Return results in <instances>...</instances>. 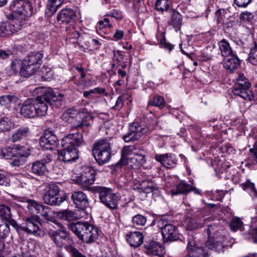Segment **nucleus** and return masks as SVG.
<instances>
[{"label": "nucleus", "mask_w": 257, "mask_h": 257, "mask_svg": "<svg viewBox=\"0 0 257 257\" xmlns=\"http://www.w3.org/2000/svg\"><path fill=\"white\" fill-rule=\"evenodd\" d=\"M13 20L11 22L0 23V37H6L21 30L33 12V7L28 0H14L11 4Z\"/></svg>", "instance_id": "1"}, {"label": "nucleus", "mask_w": 257, "mask_h": 257, "mask_svg": "<svg viewBox=\"0 0 257 257\" xmlns=\"http://www.w3.org/2000/svg\"><path fill=\"white\" fill-rule=\"evenodd\" d=\"M35 98H28L22 104L20 113L26 118H34L36 116L45 115L48 106L42 99L41 94Z\"/></svg>", "instance_id": "2"}, {"label": "nucleus", "mask_w": 257, "mask_h": 257, "mask_svg": "<svg viewBox=\"0 0 257 257\" xmlns=\"http://www.w3.org/2000/svg\"><path fill=\"white\" fill-rule=\"evenodd\" d=\"M69 228L80 240L87 243L94 241L98 236L97 228L86 222L70 223Z\"/></svg>", "instance_id": "3"}, {"label": "nucleus", "mask_w": 257, "mask_h": 257, "mask_svg": "<svg viewBox=\"0 0 257 257\" xmlns=\"http://www.w3.org/2000/svg\"><path fill=\"white\" fill-rule=\"evenodd\" d=\"M43 54L39 52H33L22 61L20 74L25 77L34 75L40 68L42 62Z\"/></svg>", "instance_id": "4"}, {"label": "nucleus", "mask_w": 257, "mask_h": 257, "mask_svg": "<svg viewBox=\"0 0 257 257\" xmlns=\"http://www.w3.org/2000/svg\"><path fill=\"white\" fill-rule=\"evenodd\" d=\"M206 231L208 239L206 241V246L217 252L222 251L224 247L223 245L224 240L223 231L215 225H208Z\"/></svg>", "instance_id": "5"}, {"label": "nucleus", "mask_w": 257, "mask_h": 257, "mask_svg": "<svg viewBox=\"0 0 257 257\" xmlns=\"http://www.w3.org/2000/svg\"><path fill=\"white\" fill-rule=\"evenodd\" d=\"M92 154L99 165L107 163L111 157L110 143L103 139L97 141L93 145Z\"/></svg>", "instance_id": "6"}, {"label": "nucleus", "mask_w": 257, "mask_h": 257, "mask_svg": "<svg viewBox=\"0 0 257 257\" xmlns=\"http://www.w3.org/2000/svg\"><path fill=\"white\" fill-rule=\"evenodd\" d=\"M95 194L98 195L100 202L108 208L114 210L118 206V196L111 189L105 187L96 186L93 188Z\"/></svg>", "instance_id": "7"}, {"label": "nucleus", "mask_w": 257, "mask_h": 257, "mask_svg": "<svg viewBox=\"0 0 257 257\" xmlns=\"http://www.w3.org/2000/svg\"><path fill=\"white\" fill-rule=\"evenodd\" d=\"M251 84L243 74H238L232 87V92L235 95L248 100L253 99V94L249 88Z\"/></svg>", "instance_id": "8"}, {"label": "nucleus", "mask_w": 257, "mask_h": 257, "mask_svg": "<svg viewBox=\"0 0 257 257\" xmlns=\"http://www.w3.org/2000/svg\"><path fill=\"white\" fill-rule=\"evenodd\" d=\"M34 94H41L42 99L45 103L56 107L62 105V98L64 95L59 93L58 95L54 93L53 90L49 87H39L34 90Z\"/></svg>", "instance_id": "9"}, {"label": "nucleus", "mask_w": 257, "mask_h": 257, "mask_svg": "<svg viewBox=\"0 0 257 257\" xmlns=\"http://www.w3.org/2000/svg\"><path fill=\"white\" fill-rule=\"evenodd\" d=\"M59 192V188L57 185H49L43 197L44 202L51 206H59L65 200V198L60 195Z\"/></svg>", "instance_id": "10"}, {"label": "nucleus", "mask_w": 257, "mask_h": 257, "mask_svg": "<svg viewBox=\"0 0 257 257\" xmlns=\"http://www.w3.org/2000/svg\"><path fill=\"white\" fill-rule=\"evenodd\" d=\"M148 130L145 125L140 124L139 122H133L130 125L128 131L123 136V139L126 143L138 140L148 132Z\"/></svg>", "instance_id": "11"}, {"label": "nucleus", "mask_w": 257, "mask_h": 257, "mask_svg": "<svg viewBox=\"0 0 257 257\" xmlns=\"http://www.w3.org/2000/svg\"><path fill=\"white\" fill-rule=\"evenodd\" d=\"M23 220L24 222L22 224V231L36 236L40 235L41 230L38 226L39 222L36 216L24 215Z\"/></svg>", "instance_id": "12"}, {"label": "nucleus", "mask_w": 257, "mask_h": 257, "mask_svg": "<svg viewBox=\"0 0 257 257\" xmlns=\"http://www.w3.org/2000/svg\"><path fill=\"white\" fill-rule=\"evenodd\" d=\"M72 118H75L76 124H74V127L76 128H80L84 125H87L88 123L86 122L87 120L91 119V115L86 111H80L76 112L75 109L70 108L65 112Z\"/></svg>", "instance_id": "13"}, {"label": "nucleus", "mask_w": 257, "mask_h": 257, "mask_svg": "<svg viewBox=\"0 0 257 257\" xmlns=\"http://www.w3.org/2000/svg\"><path fill=\"white\" fill-rule=\"evenodd\" d=\"M58 140L52 131H47L40 140V145L44 150H54L57 146Z\"/></svg>", "instance_id": "14"}, {"label": "nucleus", "mask_w": 257, "mask_h": 257, "mask_svg": "<svg viewBox=\"0 0 257 257\" xmlns=\"http://www.w3.org/2000/svg\"><path fill=\"white\" fill-rule=\"evenodd\" d=\"M84 144L82 134L77 132L69 134L62 139L61 145L64 148L79 147Z\"/></svg>", "instance_id": "15"}, {"label": "nucleus", "mask_w": 257, "mask_h": 257, "mask_svg": "<svg viewBox=\"0 0 257 257\" xmlns=\"http://www.w3.org/2000/svg\"><path fill=\"white\" fill-rule=\"evenodd\" d=\"M187 249L189 257H207L206 250L202 247L196 246L193 236H189L187 239Z\"/></svg>", "instance_id": "16"}, {"label": "nucleus", "mask_w": 257, "mask_h": 257, "mask_svg": "<svg viewBox=\"0 0 257 257\" xmlns=\"http://www.w3.org/2000/svg\"><path fill=\"white\" fill-rule=\"evenodd\" d=\"M58 159L64 162L74 161L79 158L78 151L75 148L68 147L58 151Z\"/></svg>", "instance_id": "17"}, {"label": "nucleus", "mask_w": 257, "mask_h": 257, "mask_svg": "<svg viewBox=\"0 0 257 257\" xmlns=\"http://www.w3.org/2000/svg\"><path fill=\"white\" fill-rule=\"evenodd\" d=\"M76 19V13L70 8L62 9L59 12L57 17V21L63 24H72Z\"/></svg>", "instance_id": "18"}, {"label": "nucleus", "mask_w": 257, "mask_h": 257, "mask_svg": "<svg viewBox=\"0 0 257 257\" xmlns=\"http://www.w3.org/2000/svg\"><path fill=\"white\" fill-rule=\"evenodd\" d=\"M154 158L156 161L167 168H172L177 164L175 155L171 153L159 154L155 153Z\"/></svg>", "instance_id": "19"}, {"label": "nucleus", "mask_w": 257, "mask_h": 257, "mask_svg": "<svg viewBox=\"0 0 257 257\" xmlns=\"http://www.w3.org/2000/svg\"><path fill=\"white\" fill-rule=\"evenodd\" d=\"M71 199L76 208L84 210L89 205L88 199L86 195L81 191H75L72 193Z\"/></svg>", "instance_id": "20"}, {"label": "nucleus", "mask_w": 257, "mask_h": 257, "mask_svg": "<svg viewBox=\"0 0 257 257\" xmlns=\"http://www.w3.org/2000/svg\"><path fill=\"white\" fill-rule=\"evenodd\" d=\"M50 237L59 246H65L69 239L68 234L63 230H51L48 232Z\"/></svg>", "instance_id": "21"}, {"label": "nucleus", "mask_w": 257, "mask_h": 257, "mask_svg": "<svg viewBox=\"0 0 257 257\" xmlns=\"http://www.w3.org/2000/svg\"><path fill=\"white\" fill-rule=\"evenodd\" d=\"M43 204L32 199H27L26 201L22 202V204H19V213L22 214L21 210H25L27 209L31 214H38L40 209Z\"/></svg>", "instance_id": "22"}, {"label": "nucleus", "mask_w": 257, "mask_h": 257, "mask_svg": "<svg viewBox=\"0 0 257 257\" xmlns=\"http://www.w3.org/2000/svg\"><path fill=\"white\" fill-rule=\"evenodd\" d=\"M17 154L13 157L12 162L10 163L11 165L14 167H19L23 165L26 161V158L29 155V150L28 148L24 147L20 148V150L18 151Z\"/></svg>", "instance_id": "23"}, {"label": "nucleus", "mask_w": 257, "mask_h": 257, "mask_svg": "<svg viewBox=\"0 0 257 257\" xmlns=\"http://www.w3.org/2000/svg\"><path fill=\"white\" fill-rule=\"evenodd\" d=\"M146 253L149 255L163 257L165 254L164 247L155 241H151L145 244Z\"/></svg>", "instance_id": "24"}, {"label": "nucleus", "mask_w": 257, "mask_h": 257, "mask_svg": "<svg viewBox=\"0 0 257 257\" xmlns=\"http://www.w3.org/2000/svg\"><path fill=\"white\" fill-rule=\"evenodd\" d=\"M162 234L166 241L177 240L179 238L177 228L172 224H169L165 227Z\"/></svg>", "instance_id": "25"}, {"label": "nucleus", "mask_w": 257, "mask_h": 257, "mask_svg": "<svg viewBox=\"0 0 257 257\" xmlns=\"http://www.w3.org/2000/svg\"><path fill=\"white\" fill-rule=\"evenodd\" d=\"M143 234L139 231L131 232L126 235V239L131 246L134 247L139 246L143 242Z\"/></svg>", "instance_id": "26"}, {"label": "nucleus", "mask_w": 257, "mask_h": 257, "mask_svg": "<svg viewBox=\"0 0 257 257\" xmlns=\"http://www.w3.org/2000/svg\"><path fill=\"white\" fill-rule=\"evenodd\" d=\"M229 57L230 58H227L224 62V67L227 70L232 72L240 65L241 60L235 52Z\"/></svg>", "instance_id": "27"}, {"label": "nucleus", "mask_w": 257, "mask_h": 257, "mask_svg": "<svg viewBox=\"0 0 257 257\" xmlns=\"http://www.w3.org/2000/svg\"><path fill=\"white\" fill-rule=\"evenodd\" d=\"M218 47L220 55L224 58L229 57L234 52L229 42L225 39H222L218 43Z\"/></svg>", "instance_id": "28"}, {"label": "nucleus", "mask_w": 257, "mask_h": 257, "mask_svg": "<svg viewBox=\"0 0 257 257\" xmlns=\"http://www.w3.org/2000/svg\"><path fill=\"white\" fill-rule=\"evenodd\" d=\"M191 189L192 186L184 181H182L177 186L171 188V192L173 195L179 194L187 195L191 191Z\"/></svg>", "instance_id": "29"}, {"label": "nucleus", "mask_w": 257, "mask_h": 257, "mask_svg": "<svg viewBox=\"0 0 257 257\" xmlns=\"http://www.w3.org/2000/svg\"><path fill=\"white\" fill-rule=\"evenodd\" d=\"M170 13V25H172L176 32L180 30L182 25V18L181 15L176 11L171 10Z\"/></svg>", "instance_id": "30"}, {"label": "nucleus", "mask_w": 257, "mask_h": 257, "mask_svg": "<svg viewBox=\"0 0 257 257\" xmlns=\"http://www.w3.org/2000/svg\"><path fill=\"white\" fill-rule=\"evenodd\" d=\"M57 216L61 219L71 222L76 220L77 215L76 213L72 210L64 209L57 212Z\"/></svg>", "instance_id": "31"}, {"label": "nucleus", "mask_w": 257, "mask_h": 257, "mask_svg": "<svg viewBox=\"0 0 257 257\" xmlns=\"http://www.w3.org/2000/svg\"><path fill=\"white\" fill-rule=\"evenodd\" d=\"M42 219L47 221L53 222L55 219L53 216V212L51 209L47 206L42 205L38 213Z\"/></svg>", "instance_id": "32"}, {"label": "nucleus", "mask_w": 257, "mask_h": 257, "mask_svg": "<svg viewBox=\"0 0 257 257\" xmlns=\"http://www.w3.org/2000/svg\"><path fill=\"white\" fill-rule=\"evenodd\" d=\"M29 132V128L28 127H22L18 129L11 136L12 142L15 143L20 141L27 137Z\"/></svg>", "instance_id": "33"}, {"label": "nucleus", "mask_w": 257, "mask_h": 257, "mask_svg": "<svg viewBox=\"0 0 257 257\" xmlns=\"http://www.w3.org/2000/svg\"><path fill=\"white\" fill-rule=\"evenodd\" d=\"M22 146H15L14 147H7L1 150L0 152V156L2 158L6 159H11L16 154H17L18 151Z\"/></svg>", "instance_id": "34"}, {"label": "nucleus", "mask_w": 257, "mask_h": 257, "mask_svg": "<svg viewBox=\"0 0 257 257\" xmlns=\"http://www.w3.org/2000/svg\"><path fill=\"white\" fill-rule=\"evenodd\" d=\"M64 0H48L47 3L46 13L53 15L64 3Z\"/></svg>", "instance_id": "35"}, {"label": "nucleus", "mask_w": 257, "mask_h": 257, "mask_svg": "<svg viewBox=\"0 0 257 257\" xmlns=\"http://www.w3.org/2000/svg\"><path fill=\"white\" fill-rule=\"evenodd\" d=\"M133 147L125 146L121 151V157L119 161L116 164L117 166H122L126 165L128 163V160L127 157L133 151Z\"/></svg>", "instance_id": "36"}, {"label": "nucleus", "mask_w": 257, "mask_h": 257, "mask_svg": "<svg viewBox=\"0 0 257 257\" xmlns=\"http://www.w3.org/2000/svg\"><path fill=\"white\" fill-rule=\"evenodd\" d=\"M166 104L164 98L160 95H154L150 98L148 102V106L152 105L158 107L160 109L163 108Z\"/></svg>", "instance_id": "37"}, {"label": "nucleus", "mask_w": 257, "mask_h": 257, "mask_svg": "<svg viewBox=\"0 0 257 257\" xmlns=\"http://www.w3.org/2000/svg\"><path fill=\"white\" fill-rule=\"evenodd\" d=\"M31 170L33 173L38 175H42L47 171V168L42 162L38 161L33 163Z\"/></svg>", "instance_id": "38"}, {"label": "nucleus", "mask_w": 257, "mask_h": 257, "mask_svg": "<svg viewBox=\"0 0 257 257\" xmlns=\"http://www.w3.org/2000/svg\"><path fill=\"white\" fill-rule=\"evenodd\" d=\"M12 217V212L10 206L5 205H0V218L6 221L11 219Z\"/></svg>", "instance_id": "39"}, {"label": "nucleus", "mask_w": 257, "mask_h": 257, "mask_svg": "<svg viewBox=\"0 0 257 257\" xmlns=\"http://www.w3.org/2000/svg\"><path fill=\"white\" fill-rule=\"evenodd\" d=\"M94 94H103L105 96L108 95L104 88L96 87L89 91H84L83 93L84 97L87 98H91L92 95Z\"/></svg>", "instance_id": "40"}, {"label": "nucleus", "mask_w": 257, "mask_h": 257, "mask_svg": "<svg viewBox=\"0 0 257 257\" xmlns=\"http://www.w3.org/2000/svg\"><path fill=\"white\" fill-rule=\"evenodd\" d=\"M13 126V124L8 117L0 118V132L8 131Z\"/></svg>", "instance_id": "41"}, {"label": "nucleus", "mask_w": 257, "mask_h": 257, "mask_svg": "<svg viewBox=\"0 0 257 257\" xmlns=\"http://www.w3.org/2000/svg\"><path fill=\"white\" fill-rule=\"evenodd\" d=\"M76 182L81 188L86 189H88L90 185L93 184L92 182H90L89 179L86 178V176L83 175L82 173L80 176L77 177Z\"/></svg>", "instance_id": "42"}, {"label": "nucleus", "mask_w": 257, "mask_h": 257, "mask_svg": "<svg viewBox=\"0 0 257 257\" xmlns=\"http://www.w3.org/2000/svg\"><path fill=\"white\" fill-rule=\"evenodd\" d=\"M243 222L239 218L234 217L230 221L229 225L232 231H236L238 230H241L243 228Z\"/></svg>", "instance_id": "43"}, {"label": "nucleus", "mask_w": 257, "mask_h": 257, "mask_svg": "<svg viewBox=\"0 0 257 257\" xmlns=\"http://www.w3.org/2000/svg\"><path fill=\"white\" fill-rule=\"evenodd\" d=\"M18 100L17 97L14 95H5L0 96V104L5 106L16 102Z\"/></svg>", "instance_id": "44"}, {"label": "nucleus", "mask_w": 257, "mask_h": 257, "mask_svg": "<svg viewBox=\"0 0 257 257\" xmlns=\"http://www.w3.org/2000/svg\"><path fill=\"white\" fill-rule=\"evenodd\" d=\"M248 61L253 65H257V46L254 45L252 47L249 53V56L247 58Z\"/></svg>", "instance_id": "45"}, {"label": "nucleus", "mask_w": 257, "mask_h": 257, "mask_svg": "<svg viewBox=\"0 0 257 257\" xmlns=\"http://www.w3.org/2000/svg\"><path fill=\"white\" fill-rule=\"evenodd\" d=\"M132 223L136 226H144L147 222L146 217L141 214H137L132 218Z\"/></svg>", "instance_id": "46"}, {"label": "nucleus", "mask_w": 257, "mask_h": 257, "mask_svg": "<svg viewBox=\"0 0 257 257\" xmlns=\"http://www.w3.org/2000/svg\"><path fill=\"white\" fill-rule=\"evenodd\" d=\"M83 175L86 176V178L89 179L90 182H94L96 175V171L91 167L86 168L82 172Z\"/></svg>", "instance_id": "47"}, {"label": "nucleus", "mask_w": 257, "mask_h": 257, "mask_svg": "<svg viewBox=\"0 0 257 257\" xmlns=\"http://www.w3.org/2000/svg\"><path fill=\"white\" fill-rule=\"evenodd\" d=\"M169 7L168 0H157L156 8L157 10L161 12L168 11Z\"/></svg>", "instance_id": "48"}, {"label": "nucleus", "mask_w": 257, "mask_h": 257, "mask_svg": "<svg viewBox=\"0 0 257 257\" xmlns=\"http://www.w3.org/2000/svg\"><path fill=\"white\" fill-rule=\"evenodd\" d=\"M140 189L141 190V191L144 193L148 194L157 190V187L156 185L150 182L147 183L146 185L144 184Z\"/></svg>", "instance_id": "49"}, {"label": "nucleus", "mask_w": 257, "mask_h": 257, "mask_svg": "<svg viewBox=\"0 0 257 257\" xmlns=\"http://www.w3.org/2000/svg\"><path fill=\"white\" fill-rule=\"evenodd\" d=\"M22 65V61L20 60H15L12 61L11 65V69L12 72L10 74H16L19 72H20Z\"/></svg>", "instance_id": "50"}, {"label": "nucleus", "mask_w": 257, "mask_h": 257, "mask_svg": "<svg viewBox=\"0 0 257 257\" xmlns=\"http://www.w3.org/2000/svg\"><path fill=\"white\" fill-rule=\"evenodd\" d=\"M10 231V227L7 223H0V238L6 237L9 234Z\"/></svg>", "instance_id": "51"}, {"label": "nucleus", "mask_w": 257, "mask_h": 257, "mask_svg": "<svg viewBox=\"0 0 257 257\" xmlns=\"http://www.w3.org/2000/svg\"><path fill=\"white\" fill-rule=\"evenodd\" d=\"M239 17V19L242 22H250L253 19L254 15L251 12L245 11L241 13Z\"/></svg>", "instance_id": "52"}, {"label": "nucleus", "mask_w": 257, "mask_h": 257, "mask_svg": "<svg viewBox=\"0 0 257 257\" xmlns=\"http://www.w3.org/2000/svg\"><path fill=\"white\" fill-rule=\"evenodd\" d=\"M41 73L42 77L45 79H49L52 76V72L51 69L47 66H44L41 69Z\"/></svg>", "instance_id": "53"}, {"label": "nucleus", "mask_w": 257, "mask_h": 257, "mask_svg": "<svg viewBox=\"0 0 257 257\" xmlns=\"http://www.w3.org/2000/svg\"><path fill=\"white\" fill-rule=\"evenodd\" d=\"M200 225L198 224L194 219L189 218L187 220V228L189 230H193L199 228Z\"/></svg>", "instance_id": "54"}, {"label": "nucleus", "mask_w": 257, "mask_h": 257, "mask_svg": "<svg viewBox=\"0 0 257 257\" xmlns=\"http://www.w3.org/2000/svg\"><path fill=\"white\" fill-rule=\"evenodd\" d=\"M241 187L244 190L246 191H254L255 188L253 183L249 180H247L245 183L240 184Z\"/></svg>", "instance_id": "55"}, {"label": "nucleus", "mask_w": 257, "mask_h": 257, "mask_svg": "<svg viewBox=\"0 0 257 257\" xmlns=\"http://www.w3.org/2000/svg\"><path fill=\"white\" fill-rule=\"evenodd\" d=\"M252 0H234V3L239 8H246Z\"/></svg>", "instance_id": "56"}, {"label": "nucleus", "mask_w": 257, "mask_h": 257, "mask_svg": "<svg viewBox=\"0 0 257 257\" xmlns=\"http://www.w3.org/2000/svg\"><path fill=\"white\" fill-rule=\"evenodd\" d=\"M169 224L167 220L164 219H159L157 220V225L161 230L162 233L165 227H167Z\"/></svg>", "instance_id": "57"}, {"label": "nucleus", "mask_w": 257, "mask_h": 257, "mask_svg": "<svg viewBox=\"0 0 257 257\" xmlns=\"http://www.w3.org/2000/svg\"><path fill=\"white\" fill-rule=\"evenodd\" d=\"M133 159L138 162L139 165H143L146 163L145 155L136 154Z\"/></svg>", "instance_id": "58"}, {"label": "nucleus", "mask_w": 257, "mask_h": 257, "mask_svg": "<svg viewBox=\"0 0 257 257\" xmlns=\"http://www.w3.org/2000/svg\"><path fill=\"white\" fill-rule=\"evenodd\" d=\"M62 119L65 122L73 123V125L76 123V121H75V118H72L70 115H69L65 112L63 113ZM73 127H74V125Z\"/></svg>", "instance_id": "59"}, {"label": "nucleus", "mask_w": 257, "mask_h": 257, "mask_svg": "<svg viewBox=\"0 0 257 257\" xmlns=\"http://www.w3.org/2000/svg\"><path fill=\"white\" fill-rule=\"evenodd\" d=\"M124 98L123 96H119L116 100L115 105L113 108L117 110H119L123 105Z\"/></svg>", "instance_id": "60"}, {"label": "nucleus", "mask_w": 257, "mask_h": 257, "mask_svg": "<svg viewBox=\"0 0 257 257\" xmlns=\"http://www.w3.org/2000/svg\"><path fill=\"white\" fill-rule=\"evenodd\" d=\"M108 16H110L113 18H115L117 19H121L122 17L121 14V12L117 10H111Z\"/></svg>", "instance_id": "61"}, {"label": "nucleus", "mask_w": 257, "mask_h": 257, "mask_svg": "<svg viewBox=\"0 0 257 257\" xmlns=\"http://www.w3.org/2000/svg\"><path fill=\"white\" fill-rule=\"evenodd\" d=\"M224 11L225 10L224 9H218L216 11L215 13V16L217 23H220L222 22V13L224 12Z\"/></svg>", "instance_id": "62"}, {"label": "nucleus", "mask_w": 257, "mask_h": 257, "mask_svg": "<svg viewBox=\"0 0 257 257\" xmlns=\"http://www.w3.org/2000/svg\"><path fill=\"white\" fill-rule=\"evenodd\" d=\"M69 251L71 253L72 257H86L73 247H70Z\"/></svg>", "instance_id": "63"}, {"label": "nucleus", "mask_w": 257, "mask_h": 257, "mask_svg": "<svg viewBox=\"0 0 257 257\" xmlns=\"http://www.w3.org/2000/svg\"><path fill=\"white\" fill-rule=\"evenodd\" d=\"M114 60L118 63L121 62L123 60V56L121 54L120 51L118 50L114 51Z\"/></svg>", "instance_id": "64"}]
</instances>
